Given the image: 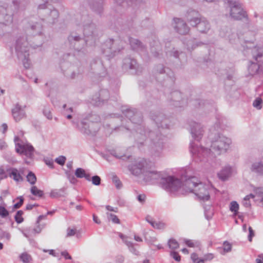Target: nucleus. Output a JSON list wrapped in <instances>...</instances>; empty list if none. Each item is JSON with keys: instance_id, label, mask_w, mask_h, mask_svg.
<instances>
[{"instance_id": "nucleus-1", "label": "nucleus", "mask_w": 263, "mask_h": 263, "mask_svg": "<svg viewBox=\"0 0 263 263\" xmlns=\"http://www.w3.org/2000/svg\"><path fill=\"white\" fill-rule=\"evenodd\" d=\"M122 114L128 119L133 124L132 127L129 124L124 123L125 120H122V124L118 127L120 131H135L134 138L137 146L140 148L144 145L147 138L149 139V149L151 155L156 158L160 157L164 148L165 136L158 130H148L145 129L143 125V116L142 113L137 109L132 107H122Z\"/></svg>"}, {"instance_id": "nucleus-2", "label": "nucleus", "mask_w": 263, "mask_h": 263, "mask_svg": "<svg viewBox=\"0 0 263 263\" xmlns=\"http://www.w3.org/2000/svg\"><path fill=\"white\" fill-rule=\"evenodd\" d=\"M197 184V178L193 174L191 168H189L182 171L180 178L168 176L161 179V187L170 193L184 194L193 193L196 197L197 194L194 192V188Z\"/></svg>"}, {"instance_id": "nucleus-3", "label": "nucleus", "mask_w": 263, "mask_h": 263, "mask_svg": "<svg viewBox=\"0 0 263 263\" xmlns=\"http://www.w3.org/2000/svg\"><path fill=\"white\" fill-rule=\"evenodd\" d=\"M147 164L146 160L144 159L139 158L136 161L134 164L129 165L128 166L129 171L132 174L138 176L141 174H143V179L146 182H152L154 183L155 181H159L160 183L161 179L164 178L162 174L157 171H145V166Z\"/></svg>"}, {"instance_id": "nucleus-4", "label": "nucleus", "mask_w": 263, "mask_h": 263, "mask_svg": "<svg viewBox=\"0 0 263 263\" xmlns=\"http://www.w3.org/2000/svg\"><path fill=\"white\" fill-rule=\"evenodd\" d=\"M25 31L27 36L40 38L39 42L37 43L34 42L31 43L30 46L34 49L41 46L44 42L45 35L43 27L40 22L35 21L32 19L29 20L25 25Z\"/></svg>"}, {"instance_id": "nucleus-5", "label": "nucleus", "mask_w": 263, "mask_h": 263, "mask_svg": "<svg viewBox=\"0 0 263 263\" xmlns=\"http://www.w3.org/2000/svg\"><path fill=\"white\" fill-rule=\"evenodd\" d=\"M28 45V39L24 35L18 36L14 45L16 54L18 58L22 60L24 66L26 68H29L30 65Z\"/></svg>"}, {"instance_id": "nucleus-6", "label": "nucleus", "mask_w": 263, "mask_h": 263, "mask_svg": "<svg viewBox=\"0 0 263 263\" xmlns=\"http://www.w3.org/2000/svg\"><path fill=\"white\" fill-rule=\"evenodd\" d=\"M37 12L41 20L49 25H54L58 21L59 13L50 4L47 3L39 4L37 9Z\"/></svg>"}, {"instance_id": "nucleus-7", "label": "nucleus", "mask_w": 263, "mask_h": 263, "mask_svg": "<svg viewBox=\"0 0 263 263\" xmlns=\"http://www.w3.org/2000/svg\"><path fill=\"white\" fill-rule=\"evenodd\" d=\"M14 12L12 5L6 3L0 4V35L5 34L7 26L12 23Z\"/></svg>"}, {"instance_id": "nucleus-8", "label": "nucleus", "mask_w": 263, "mask_h": 263, "mask_svg": "<svg viewBox=\"0 0 263 263\" xmlns=\"http://www.w3.org/2000/svg\"><path fill=\"white\" fill-rule=\"evenodd\" d=\"M124 42L120 39H109L102 46V53L109 58H112L124 48Z\"/></svg>"}, {"instance_id": "nucleus-9", "label": "nucleus", "mask_w": 263, "mask_h": 263, "mask_svg": "<svg viewBox=\"0 0 263 263\" xmlns=\"http://www.w3.org/2000/svg\"><path fill=\"white\" fill-rule=\"evenodd\" d=\"M78 25L83 26L84 35L88 38H91V40L95 42L97 36V29L96 25L92 22L91 17L87 14H83L81 16Z\"/></svg>"}, {"instance_id": "nucleus-10", "label": "nucleus", "mask_w": 263, "mask_h": 263, "mask_svg": "<svg viewBox=\"0 0 263 263\" xmlns=\"http://www.w3.org/2000/svg\"><path fill=\"white\" fill-rule=\"evenodd\" d=\"M122 69L132 75H140L143 71V67L136 59L130 57H125L123 60Z\"/></svg>"}, {"instance_id": "nucleus-11", "label": "nucleus", "mask_w": 263, "mask_h": 263, "mask_svg": "<svg viewBox=\"0 0 263 263\" xmlns=\"http://www.w3.org/2000/svg\"><path fill=\"white\" fill-rule=\"evenodd\" d=\"M151 119L155 123L158 128H170L172 126V120L163 112L159 111H152Z\"/></svg>"}, {"instance_id": "nucleus-12", "label": "nucleus", "mask_w": 263, "mask_h": 263, "mask_svg": "<svg viewBox=\"0 0 263 263\" xmlns=\"http://www.w3.org/2000/svg\"><path fill=\"white\" fill-rule=\"evenodd\" d=\"M71 122L73 125L84 135L93 136L99 129V127H96L95 124L90 125V123L83 119L80 122L72 120Z\"/></svg>"}, {"instance_id": "nucleus-13", "label": "nucleus", "mask_w": 263, "mask_h": 263, "mask_svg": "<svg viewBox=\"0 0 263 263\" xmlns=\"http://www.w3.org/2000/svg\"><path fill=\"white\" fill-rule=\"evenodd\" d=\"M61 68L63 74L71 79L78 78L83 72L82 68L81 67L78 65H72L67 62L61 63Z\"/></svg>"}, {"instance_id": "nucleus-14", "label": "nucleus", "mask_w": 263, "mask_h": 263, "mask_svg": "<svg viewBox=\"0 0 263 263\" xmlns=\"http://www.w3.org/2000/svg\"><path fill=\"white\" fill-rule=\"evenodd\" d=\"M88 40H85L80 34L76 32H71L67 37V42L69 47L79 51L82 49Z\"/></svg>"}, {"instance_id": "nucleus-15", "label": "nucleus", "mask_w": 263, "mask_h": 263, "mask_svg": "<svg viewBox=\"0 0 263 263\" xmlns=\"http://www.w3.org/2000/svg\"><path fill=\"white\" fill-rule=\"evenodd\" d=\"M171 105L175 107H183L187 104V99L183 97L182 93L178 90L172 92L168 97Z\"/></svg>"}, {"instance_id": "nucleus-16", "label": "nucleus", "mask_w": 263, "mask_h": 263, "mask_svg": "<svg viewBox=\"0 0 263 263\" xmlns=\"http://www.w3.org/2000/svg\"><path fill=\"white\" fill-rule=\"evenodd\" d=\"M197 124L195 122L191 121L189 123L190 131L192 138L190 143L189 151L192 156H196L197 152Z\"/></svg>"}, {"instance_id": "nucleus-17", "label": "nucleus", "mask_w": 263, "mask_h": 263, "mask_svg": "<svg viewBox=\"0 0 263 263\" xmlns=\"http://www.w3.org/2000/svg\"><path fill=\"white\" fill-rule=\"evenodd\" d=\"M109 96L110 94L107 89H101L98 93L92 96L91 103L95 106H101L108 100Z\"/></svg>"}, {"instance_id": "nucleus-18", "label": "nucleus", "mask_w": 263, "mask_h": 263, "mask_svg": "<svg viewBox=\"0 0 263 263\" xmlns=\"http://www.w3.org/2000/svg\"><path fill=\"white\" fill-rule=\"evenodd\" d=\"M172 26L175 31L180 35H185L190 30L186 23L180 18H174Z\"/></svg>"}, {"instance_id": "nucleus-19", "label": "nucleus", "mask_w": 263, "mask_h": 263, "mask_svg": "<svg viewBox=\"0 0 263 263\" xmlns=\"http://www.w3.org/2000/svg\"><path fill=\"white\" fill-rule=\"evenodd\" d=\"M170 70L168 68H165L162 64H158L156 65L154 70V76L156 80L162 83L168 77V72L167 71Z\"/></svg>"}, {"instance_id": "nucleus-20", "label": "nucleus", "mask_w": 263, "mask_h": 263, "mask_svg": "<svg viewBox=\"0 0 263 263\" xmlns=\"http://www.w3.org/2000/svg\"><path fill=\"white\" fill-rule=\"evenodd\" d=\"M90 66L91 72L96 77L101 78L105 76V70L101 61L99 59H93L91 61Z\"/></svg>"}, {"instance_id": "nucleus-21", "label": "nucleus", "mask_w": 263, "mask_h": 263, "mask_svg": "<svg viewBox=\"0 0 263 263\" xmlns=\"http://www.w3.org/2000/svg\"><path fill=\"white\" fill-rule=\"evenodd\" d=\"M230 14L236 20H241L247 17V14L242 8L240 4L235 2L231 8Z\"/></svg>"}, {"instance_id": "nucleus-22", "label": "nucleus", "mask_w": 263, "mask_h": 263, "mask_svg": "<svg viewBox=\"0 0 263 263\" xmlns=\"http://www.w3.org/2000/svg\"><path fill=\"white\" fill-rule=\"evenodd\" d=\"M16 151L18 153L23 154L27 157L32 159L34 156V149L33 147L29 144H21L17 143L16 145Z\"/></svg>"}, {"instance_id": "nucleus-23", "label": "nucleus", "mask_w": 263, "mask_h": 263, "mask_svg": "<svg viewBox=\"0 0 263 263\" xmlns=\"http://www.w3.org/2000/svg\"><path fill=\"white\" fill-rule=\"evenodd\" d=\"M228 140L224 137H219L218 139L212 142L211 147L214 149L221 152L225 151L229 148Z\"/></svg>"}, {"instance_id": "nucleus-24", "label": "nucleus", "mask_w": 263, "mask_h": 263, "mask_svg": "<svg viewBox=\"0 0 263 263\" xmlns=\"http://www.w3.org/2000/svg\"><path fill=\"white\" fill-rule=\"evenodd\" d=\"M90 8L96 13L101 14L103 11L104 0H86Z\"/></svg>"}, {"instance_id": "nucleus-25", "label": "nucleus", "mask_w": 263, "mask_h": 263, "mask_svg": "<svg viewBox=\"0 0 263 263\" xmlns=\"http://www.w3.org/2000/svg\"><path fill=\"white\" fill-rule=\"evenodd\" d=\"M12 116L15 121H20L26 116L25 110L22 108L18 103L15 104L14 108L11 110Z\"/></svg>"}, {"instance_id": "nucleus-26", "label": "nucleus", "mask_w": 263, "mask_h": 263, "mask_svg": "<svg viewBox=\"0 0 263 263\" xmlns=\"http://www.w3.org/2000/svg\"><path fill=\"white\" fill-rule=\"evenodd\" d=\"M186 17L188 21L193 26L197 25V11L192 9H189L187 11Z\"/></svg>"}, {"instance_id": "nucleus-27", "label": "nucleus", "mask_w": 263, "mask_h": 263, "mask_svg": "<svg viewBox=\"0 0 263 263\" xmlns=\"http://www.w3.org/2000/svg\"><path fill=\"white\" fill-rule=\"evenodd\" d=\"M129 42L132 48L137 51H143L145 49L144 45L138 39L129 37Z\"/></svg>"}, {"instance_id": "nucleus-28", "label": "nucleus", "mask_w": 263, "mask_h": 263, "mask_svg": "<svg viewBox=\"0 0 263 263\" xmlns=\"http://www.w3.org/2000/svg\"><path fill=\"white\" fill-rule=\"evenodd\" d=\"M87 122L90 123V125L95 124L96 127H99V123L100 122L101 119L100 116L95 113H90L88 114L84 118Z\"/></svg>"}, {"instance_id": "nucleus-29", "label": "nucleus", "mask_w": 263, "mask_h": 263, "mask_svg": "<svg viewBox=\"0 0 263 263\" xmlns=\"http://www.w3.org/2000/svg\"><path fill=\"white\" fill-rule=\"evenodd\" d=\"M36 209L35 212L37 213H40L42 214H53L55 212H58L57 210H52V211H48L46 208L38 205L37 204H28L26 206V209L27 210H30L33 208Z\"/></svg>"}, {"instance_id": "nucleus-30", "label": "nucleus", "mask_w": 263, "mask_h": 263, "mask_svg": "<svg viewBox=\"0 0 263 263\" xmlns=\"http://www.w3.org/2000/svg\"><path fill=\"white\" fill-rule=\"evenodd\" d=\"M29 0H13L12 8H14V10L18 9H24L28 5Z\"/></svg>"}, {"instance_id": "nucleus-31", "label": "nucleus", "mask_w": 263, "mask_h": 263, "mask_svg": "<svg viewBox=\"0 0 263 263\" xmlns=\"http://www.w3.org/2000/svg\"><path fill=\"white\" fill-rule=\"evenodd\" d=\"M198 198L204 201L210 199V195L207 191V189L203 185L198 186Z\"/></svg>"}, {"instance_id": "nucleus-32", "label": "nucleus", "mask_w": 263, "mask_h": 263, "mask_svg": "<svg viewBox=\"0 0 263 263\" xmlns=\"http://www.w3.org/2000/svg\"><path fill=\"white\" fill-rule=\"evenodd\" d=\"M7 172L9 173V176L12 177L15 181L17 182L23 181V178L16 168H10L7 169Z\"/></svg>"}, {"instance_id": "nucleus-33", "label": "nucleus", "mask_w": 263, "mask_h": 263, "mask_svg": "<svg viewBox=\"0 0 263 263\" xmlns=\"http://www.w3.org/2000/svg\"><path fill=\"white\" fill-rule=\"evenodd\" d=\"M46 215H40L36 221V226L33 229V231L35 233H40L44 227L45 224L43 223H40L41 220L45 219L46 218Z\"/></svg>"}, {"instance_id": "nucleus-34", "label": "nucleus", "mask_w": 263, "mask_h": 263, "mask_svg": "<svg viewBox=\"0 0 263 263\" xmlns=\"http://www.w3.org/2000/svg\"><path fill=\"white\" fill-rule=\"evenodd\" d=\"M145 220L154 228L161 229L164 227V223L154 220L153 218L149 215L145 217Z\"/></svg>"}, {"instance_id": "nucleus-35", "label": "nucleus", "mask_w": 263, "mask_h": 263, "mask_svg": "<svg viewBox=\"0 0 263 263\" xmlns=\"http://www.w3.org/2000/svg\"><path fill=\"white\" fill-rule=\"evenodd\" d=\"M231 175V168L228 167L218 174L219 177L222 180L227 179Z\"/></svg>"}, {"instance_id": "nucleus-36", "label": "nucleus", "mask_w": 263, "mask_h": 263, "mask_svg": "<svg viewBox=\"0 0 263 263\" xmlns=\"http://www.w3.org/2000/svg\"><path fill=\"white\" fill-rule=\"evenodd\" d=\"M253 172L263 174V165L260 163H254L251 167Z\"/></svg>"}, {"instance_id": "nucleus-37", "label": "nucleus", "mask_w": 263, "mask_h": 263, "mask_svg": "<svg viewBox=\"0 0 263 263\" xmlns=\"http://www.w3.org/2000/svg\"><path fill=\"white\" fill-rule=\"evenodd\" d=\"M30 192L33 195L38 197H42L44 195L43 191L38 189L36 186H32L31 187Z\"/></svg>"}, {"instance_id": "nucleus-38", "label": "nucleus", "mask_w": 263, "mask_h": 263, "mask_svg": "<svg viewBox=\"0 0 263 263\" xmlns=\"http://www.w3.org/2000/svg\"><path fill=\"white\" fill-rule=\"evenodd\" d=\"M20 258L23 263H32L31 256L26 252L21 254L20 256Z\"/></svg>"}, {"instance_id": "nucleus-39", "label": "nucleus", "mask_w": 263, "mask_h": 263, "mask_svg": "<svg viewBox=\"0 0 263 263\" xmlns=\"http://www.w3.org/2000/svg\"><path fill=\"white\" fill-rule=\"evenodd\" d=\"M170 54L171 56H173L176 59H180V57L184 55V53L181 51H179L176 49L175 48H173L170 51Z\"/></svg>"}, {"instance_id": "nucleus-40", "label": "nucleus", "mask_w": 263, "mask_h": 263, "mask_svg": "<svg viewBox=\"0 0 263 263\" xmlns=\"http://www.w3.org/2000/svg\"><path fill=\"white\" fill-rule=\"evenodd\" d=\"M65 173L67 179L69 180L70 183L72 184H76L77 182V179L71 171L66 170L65 171Z\"/></svg>"}, {"instance_id": "nucleus-41", "label": "nucleus", "mask_w": 263, "mask_h": 263, "mask_svg": "<svg viewBox=\"0 0 263 263\" xmlns=\"http://www.w3.org/2000/svg\"><path fill=\"white\" fill-rule=\"evenodd\" d=\"M27 181L31 184H34L36 181V177L34 173H33L32 172L30 171L28 175L26 176Z\"/></svg>"}, {"instance_id": "nucleus-42", "label": "nucleus", "mask_w": 263, "mask_h": 263, "mask_svg": "<svg viewBox=\"0 0 263 263\" xmlns=\"http://www.w3.org/2000/svg\"><path fill=\"white\" fill-rule=\"evenodd\" d=\"M112 181L117 189H120L122 187V184L117 175L115 174L112 175Z\"/></svg>"}, {"instance_id": "nucleus-43", "label": "nucleus", "mask_w": 263, "mask_h": 263, "mask_svg": "<svg viewBox=\"0 0 263 263\" xmlns=\"http://www.w3.org/2000/svg\"><path fill=\"white\" fill-rule=\"evenodd\" d=\"M44 115L49 120L52 119V116L51 113V109L49 106H45L43 110Z\"/></svg>"}, {"instance_id": "nucleus-44", "label": "nucleus", "mask_w": 263, "mask_h": 263, "mask_svg": "<svg viewBox=\"0 0 263 263\" xmlns=\"http://www.w3.org/2000/svg\"><path fill=\"white\" fill-rule=\"evenodd\" d=\"M229 208L231 212L236 214L239 210V204L236 201H232L230 203Z\"/></svg>"}, {"instance_id": "nucleus-45", "label": "nucleus", "mask_w": 263, "mask_h": 263, "mask_svg": "<svg viewBox=\"0 0 263 263\" xmlns=\"http://www.w3.org/2000/svg\"><path fill=\"white\" fill-rule=\"evenodd\" d=\"M168 246L172 250H175L179 248L178 242L174 239H170L168 241Z\"/></svg>"}, {"instance_id": "nucleus-46", "label": "nucleus", "mask_w": 263, "mask_h": 263, "mask_svg": "<svg viewBox=\"0 0 263 263\" xmlns=\"http://www.w3.org/2000/svg\"><path fill=\"white\" fill-rule=\"evenodd\" d=\"M16 200H19V201L13 205L11 210L13 212L14 210L19 209L23 205L24 199L22 196H20L17 197Z\"/></svg>"}, {"instance_id": "nucleus-47", "label": "nucleus", "mask_w": 263, "mask_h": 263, "mask_svg": "<svg viewBox=\"0 0 263 263\" xmlns=\"http://www.w3.org/2000/svg\"><path fill=\"white\" fill-rule=\"evenodd\" d=\"M255 60L257 61L258 64V69L263 70V55H258L255 58Z\"/></svg>"}, {"instance_id": "nucleus-48", "label": "nucleus", "mask_w": 263, "mask_h": 263, "mask_svg": "<svg viewBox=\"0 0 263 263\" xmlns=\"http://www.w3.org/2000/svg\"><path fill=\"white\" fill-rule=\"evenodd\" d=\"M77 230L76 228L69 227L66 230V237H70L75 235L77 234Z\"/></svg>"}, {"instance_id": "nucleus-49", "label": "nucleus", "mask_w": 263, "mask_h": 263, "mask_svg": "<svg viewBox=\"0 0 263 263\" xmlns=\"http://www.w3.org/2000/svg\"><path fill=\"white\" fill-rule=\"evenodd\" d=\"M115 3L117 5L121 6L124 4H127V5H130L133 4L134 2H136L137 0H114Z\"/></svg>"}, {"instance_id": "nucleus-50", "label": "nucleus", "mask_w": 263, "mask_h": 263, "mask_svg": "<svg viewBox=\"0 0 263 263\" xmlns=\"http://www.w3.org/2000/svg\"><path fill=\"white\" fill-rule=\"evenodd\" d=\"M85 171L82 168H78L75 171V175L77 178H82L85 176Z\"/></svg>"}, {"instance_id": "nucleus-51", "label": "nucleus", "mask_w": 263, "mask_h": 263, "mask_svg": "<svg viewBox=\"0 0 263 263\" xmlns=\"http://www.w3.org/2000/svg\"><path fill=\"white\" fill-rule=\"evenodd\" d=\"M214 257V255L212 253H208L204 255L202 259H198V263L203 262L204 261H210Z\"/></svg>"}, {"instance_id": "nucleus-52", "label": "nucleus", "mask_w": 263, "mask_h": 263, "mask_svg": "<svg viewBox=\"0 0 263 263\" xmlns=\"http://www.w3.org/2000/svg\"><path fill=\"white\" fill-rule=\"evenodd\" d=\"M107 219L108 221H112L114 223H120V219L116 215H108Z\"/></svg>"}, {"instance_id": "nucleus-53", "label": "nucleus", "mask_w": 263, "mask_h": 263, "mask_svg": "<svg viewBox=\"0 0 263 263\" xmlns=\"http://www.w3.org/2000/svg\"><path fill=\"white\" fill-rule=\"evenodd\" d=\"M101 178L98 175H95L91 177L92 183L95 185H99L101 184Z\"/></svg>"}, {"instance_id": "nucleus-54", "label": "nucleus", "mask_w": 263, "mask_h": 263, "mask_svg": "<svg viewBox=\"0 0 263 263\" xmlns=\"http://www.w3.org/2000/svg\"><path fill=\"white\" fill-rule=\"evenodd\" d=\"M66 160V158L65 156H60L55 159V162L58 164L63 166L64 165Z\"/></svg>"}, {"instance_id": "nucleus-55", "label": "nucleus", "mask_w": 263, "mask_h": 263, "mask_svg": "<svg viewBox=\"0 0 263 263\" xmlns=\"http://www.w3.org/2000/svg\"><path fill=\"white\" fill-rule=\"evenodd\" d=\"M250 197L253 198L254 196L251 194L249 196H247L243 199V204L246 207H250L251 205V203L249 201Z\"/></svg>"}, {"instance_id": "nucleus-56", "label": "nucleus", "mask_w": 263, "mask_h": 263, "mask_svg": "<svg viewBox=\"0 0 263 263\" xmlns=\"http://www.w3.org/2000/svg\"><path fill=\"white\" fill-rule=\"evenodd\" d=\"M262 100L260 98H257L253 102V106L254 107H256V108L260 109H261L262 106Z\"/></svg>"}, {"instance_id": "nucleus-57", "label": "nucleus", "mask_w": 263, "mask_h": 263, "mask_svg": "<svg viewBox=\"0 0 263 263\" xmlns=\"http://www.w3.org/2000/svg\"><path fill=\"white\" fill-rule=\"evenodd\" d=\"M232 245L228 241H225L223 244V249L224 252H228L231 250Z\"/></svg>"}, {"instance_id": "nucleus-58", "label": "nucleus", "mask_w": 263, "mask_h": 263, "mask_svg": "<svg viewBox=\"0 0 263 263\" xmlns=\"http://www.w3.org/2000/svg\"><path fill=\"white\" fill-rule=\"evenodd\" d=\"M170 255L177 261H180L181 257L179 253L176 251H171Z\"/></svg>"}, {"instance_id": "nucleus-59", "label": "nucleus", "mask_w": 263, "mask_h": 263, "mask_svg": "<svg viewBox=\"0 0 263 263\" xmlns=\"http://www.w3.org/2000/svg\"><path fill=\"white\" fill-rule=\"evenodd\" d=\"M13 212V211H9L6 208V204L4 203L3 205H0V214H10Z\"/></svg>"}, {"instance_id": "nucleus-60", "label": "nucleus", "mask_w": 263, "mask_h": 263, "mask_svg": "<svg viewBox=\"0 0 263 263\" xmlns=\"http://www.w3.org/2000/svg\"><path fill=\"white\" fill-rule=\"evenodd\" d=\"M111 154L114 156L115 157L117 158H119V159H121L123 160H128V159H129L130 158V156H126L125 155H118L116 154V153L115 152H112L111 153Z\"/></svg>"}, {"instance_id": "nucleus-61", "label": "nucleus", "mask_w": 263, "mask_h": 263, "mask_svg": "<svg viewBox=\"0 0 263 263\" xmlns=\"http://www.w3.org/2000/svg\"><path fill=\"white\" fill-rule=\"evenodd\" d=\"M249 234L248 235V239L250 242H251L252 241V238L255 235L254 232L252 228L251 227H249Z\"/></svg>"}, {"instance_id": "nucleus-62", "label": "nucleus", "mask_w": 263, "mask_h": 263, "mask_svg": "<svg viewBox=\"0 0 263 263\" xmlns=\"http://www.w3.org/2000/svg\"><path fill=\"white\" fill-rule=\"evenodd\" d=\"M45 162L50 168L54 167V162H53V160L49 159H45Z\"/></svg>"}, {"instance_id": "nucleus-63", "label": "nucleus", "mask_w": 263, "mask_h": 263, "mask_svg": "<svg viewBox=\"0 0 263 263\" xmlns=\"http://www.w3.org/2000/svg\"><path fill=\"white\" fill-rule=\"evenodd\" d=\"M22 215H15L14 218L17 223H20L23 221V218Z\"/></svg>"}, {"instance_id": "nucleus-64", "label": "nucleus", "mask_w": 263, "mask_h": 263, "mask_svg": "<svg viewBox=\"0 0 263 263\" xmlns=\"http://www.w3.org/2000/svg\"><path fill=\"white\" fill-rule=\"evenodd\" d=\"M145 195L144 194H140L138 195L137 199L140 203H143L145 200Z\"/></svg>"}]
</instances>
